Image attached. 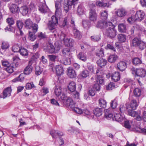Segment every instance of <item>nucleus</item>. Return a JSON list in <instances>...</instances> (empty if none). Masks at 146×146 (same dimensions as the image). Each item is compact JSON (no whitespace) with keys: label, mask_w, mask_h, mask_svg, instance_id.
<instances>
[{"label":"nucleus","mask_w":146,"mask_h":146,"mask_svg":"<svg viewBox=\"0 0 146 146\" xmlns=\"http://www.w3.org/2000/svg\"><path fill=\"white\" fill-rule=\"evenodd\" d=\"M105 25L106 31L104 33L111 39L114 38L116 35V31L115 29V26L111 22H108Z\"/></svg>","instance_id":"obj_1"},{"label":"nucleus","mask_w":146,"mask_h":146,"mask_svg":"<svg viewBox=\"0 0 146 146\" xmlns=\"http://www.w3.org/2000/svg\"><path fill=\"white\" fill-rule=\"evenodd\" d=\"M103 73L101 71L98 70L96 72V80L97 84H95L93 86V89L95 90L99 91L100 88V86L99 84H103L104 82V80L103 78Z\"/></svg>","instance_id":"obj_2"},{"label":"nucleus","mask_w":146,"mask_h":146,"mask_svg":"<svg viewBox=\"0 0 146 146\" xmlns=\"http://www.w3.org/2000/svg\"><path fill=\"white\" fill-rule=\"evenodd\" d=\"M52 21H49L48 24V28L53 33H54V36H56L57 31L55 28L58 24V19L56 16L53 15L52 17Z\"/></svg>","instance_id":"obj_3"},{"label":"nucleus","mask_w":146,"mask_h":146,"mask_svg":"<svg viewBox=\"0 0 146 146\" xmlns=\"http://www.w3.org/2000/svg\"><path fill=\"white\" fill-rule=\"evenodd\" d=\"M128 114L132 117H133L137 120L140 121L143 119L144 121L146 122V111H144L142 113V117L136 111L132 110H128Z\"/></svg>","instance_id":"obj_4"},{"label":"nucleus","mask_w":146,"mask_h":146,"mask_svg":"<svg viewBox=\"0 0 146 146\" xmlns=\"http://www.w3.org/2000/svg\"><path fill=\"white\" fill-rule=\"evenodd\" d=\"M78 0H68L67 2H65L64 4V9L66 13H67L71 8L72 5H75L77 3Z\"/></svg>","instance_id":"obj_5"},{"label":"nucleus","mask_w":146,"mask_h":146,"mask_svg":"<svg viewBox=\"0 0 146 146\" xmlns=\"http://www.w3.org/2000/svg\"><path fill=\"white\" fill-rule=\"evenodd\" d=\"M145 16V13L142 10H139L136 12L135 16L137 21L140 22L144 19Z\"/></svg>","instance_id":"obj_6"},{"label":"nucleus","mask_w":146,"mask_h":146,"mask_svg":"<svg viewBox=\"0 0 146 146\" xmlns=\"http://www.w3.org/2000/svg\"><path fill=\"white\" fill-rule=\"evenodd\" d=\"M138 103L135 100H131L130 102V105L129 107L127 106V105L126 104V108L127 109H128V110H132L134 111V110H135L138 106Z\"/></svg>","instance_id":"obj_7"},{"label":"nucleus","mask_w":146,"mask_h":146,"mask_svg":"<svg viewBox=\"0 0 146 146\" xmlns=\"http://www.w3.org/2000/svg\"><path fill=\"white\" fill-rule=\"evenodd\" d=\"M89 18L90 20L94 22L97 20V15L96 11L94 9H91L89 12Z\"/></svg>","instance_id":"obj_8"},{"label":"nucleus","mask_w":146,"mask_h":146,"mask_svg":"<svg viewBox=\"0 0 146 146\" xmlns=\"http://www.w3.org/2000/svg\"><path fill=\"white\" fill-rule=\"evenodd\" d=\"M115 13L118 17H123L126 15L127 12L125 9L121 8L116 10L115 11Z\"/></svg>","instance_id":"obj_9"},{"label":"nucleus","mask_w":146,"mask_h":146,"mask_svg":"<svg viewBox=\"0 0 146 146\" xmlns=\"http://www.w3.org/2000/svg\"><path fill=\"white\" fill-rule=\"evenodd\" d=\"M56 8L55 14L56 16L61 15L62 14V10L60 3L58 1H56L55 3Z\"/></svg>","instance_id":"obj_10"},{"label":"nucleus","mask_w":146,"mask_h":146,"mask_svg":"<svg viewBox=\"0 0 146 146\" xmlns=\"http://www.w3.org/2000/svg\"><path fill=\"white\" fill-rule=\"evenodd\" d=\"M33 62L31 60L29 61L28 65L25 68L24 73L26 75H29L31 73L32 71L33 67L32 65Z\"/></svg>","instance_id":"obj_11"},{"label":"nucleus","mask_w":146,"mask_h":146,"mask_svg":"<svg viewBox=\"0 0 146 146\" xmlns=\"http://www.w3.org/2000/svg\"><path fill=\"white\" fill-rule=\"evenodd\" d=\"M135 74L138 76L144 77L145 76L146 72L144 69L140 68L137 69Z\"/></svg>","instance_id":"obj_12"},{"label":"nucleus","mask_w":146,"mask_h":146,"mask_svg":"<svg viewBox=\"0 0 146 146\" xmlns=\"http://www.w3.org/2000/svg\"><path fill=\"white\" fill-rule=\"evenodd\" d=\"M127 68V63L124 61H121L117 64V68L120 71H123Z\"/></svg>","instance_id":"obj_13"},{"label":"nucleus","mask_w":146,"mask_h":146,"mask_svg":"<svg viewBox=\"0 0 146 146\" xmlns=\"http://www.w3.org/2000/svg\"><path fill=\"white\" fill-rule=\"evenodd\" d=\"M57 75L60 76L64 73V70L63 67L61 65H56L54 67Z\"/></svg>","instance_id":"obj_14"},{"label":"nucleus","mask_w":146,"mask_h":146,"mask_svg":"<svg viewBox=\"0 0 146 146\" xmlns=\"http://www.w3.org/2000/svg\"><path fill=\"white\" fill-rule=\"evenodd\" d=\"M46 46L44 48L45 51L52 53L55 51V48L53 45L50 43H48Z\"/></svg>","instance_id":"obj_15"},{"label":"nucleus","mask_w":146,"mask_h":146,"mask_svg":"<svg viewBox=\"0 0 146 146\" xmlns=\"http://www.w3.org/2000/svg\"><path fill=\"white\" fill-rule=\"evenodd\" d=\"M39 11L42 13H46L48 8L45 3H40L38 6Z\"/></svg>","instance_id":"obj_16"},{"label":"nucleus","mask_w":146,"mask_h":146,"mask_svg":"<svg viewBox=\"0 0 146 146\" xmlns=\"http://www.w3.org/2000/svg\"><path fill=\"white\" fill-rule=\"evenodd\" d=\"M67 74L71 78H75L76 76L75 71L71 67H69L67 69Z\"/></svg>","instance_id":"obj_17"},{"label":"nucleus","mask_w":146,"mask_h":146,"mask_svg":"<svg viewBox=\"0 0 146 146\" xmlns=\"http://www.w3.org/2000/svg\"><path fill=\"white\" fill-rule=\"evenodd\" d=\"M63 55L64 57H71L72 53L69 48H64L62 50Z\"/></svg>","instance_id":"obj_18"},{"label":"nucleus","mask_w":146,"mask_h":146,"mask_svg":"<svg viewBox=\"0 0 146 146\" xmlns=\"http://www.w3.org/2000/svg\"><path fill=\"white\" fill-rule=\"evenodd\" d=\"M11 91L12 90L11 87H8L6 88L3 92V98H5L8 96H10Z\"/></svg>","instance_id":"obj_19"},{"label":"nucleus","mask_w":146,"mask_h":146,"mask_svg":"<svg viewBox=\"0 0 146 146\" xmlns=\"http://www.w3.org/2000/svg\"><path fill=\"white\" fill-rule=\"evenodd\" d=\"M63 42L65 45L70 47L72 46L74 43V40L72 38H66Z\"/></svg>","instance_id":"obj_20"},{"label":"nucleus","mask_w":146,"mask_h":146,"mask_svg":"<svg viewBox=\"0 0 146 146\" xmlns=\"http://www.w3.org/2000/svg\"><path fill=\"white\" fill-rule=\"evenodd\" d=\"M104 112L105 116L106 118L109 119L112 117L113 114L112 109H106L104 110Z\"/></svg>","instance_id":"obj_21"},{"label":"nucleus","mask_w":146,"mask_h":146,"mask_svg":"<svg viewBox=\"0 0 146 146\" xmlns=\"http://www.w3.org/2000/svg\"><path fill=\"white\" fill-rule=\"evenodd\" d=\"M113 120H115L116 121L119 122H121L122 121H125L124 116L121 115V114H116L113 118Z\"/></svg>","instance_id":"obj_22"},{"label":"nucleus","mask_w":146,"mask_h":146,"mask_svg":"<svg viewBox=\"0 0 146 146\" xmlns=\"http://www.w3.org/2000/svg\"><path fill=\"white\" fill-rule=\"evenodd\" d=\"M73 32L74 36L75 38L77 40L80 39L82 37V36L79 31L76 28H74L73 29Z\"/></svg>","instance_id":"obj_23"},{"label":"nucleus","mask_w":146,"mask_h":146,"mask_svg":"<svg viewBox=\"0 0 146 146\" xmlns=\"http://www.w3.org/2000/svg\"><path fill=\"white\" fill-rule=\"evenodd\" d=\"M63 56L62 57L60 60V62L65 65L69 64H70V57H66Z\"/></svg>","instance_id":"obj_24"},{"label":"nucleus","mask_w":146,"mask_h":146,"mask_svg":"<svg viewBox=\"0 0 146 146\" xmlns=\"http://www.w3.org/2000/svg\"><path fill=\"white\" fill-rule=\"evenodd\" d=\"M107 62V60L103 58H100L97 61V65L101 67L105 66Z\"/></svg>","instance_id":"obj_25"},{"label":"nucleus","mask_w":146,"mask_h":146,"mask_svg":"<svg viewBox=\"0 0 146 146\" xmlns=\"http://www.w3.org/2000/svg\"><path fill=\"white\" fill-rule=\"evenodd\" d=\"M111 79L114 82H117L119 80L120 74L118 72H115L111 75Z\"/></svg>","instance_id":"obj_26"},{"label":"nucleus","mask_w":146,"mask_h":146,"mask_svg":"<svg viewBox=\"0 0 146 146\" xmlns=\"http://www.w3.org/2000/svg\"><path fill=\"white\" fill-rule=\"evenodd\" d=\"M62 92L61 87L60 86H56L54 87V93L56 97Z\"/></svg>","instance_id":"obj_27"},{"label":"nucleus","mask_w":146,"mask_h":146,"mask_svg":"<svg viewBox=\"0 0 146 146\" xmlns=\"http://www.w3.org/2000/svg\"><path fill=\"white\" fill-rule=\"evenodd\" d=\"M68 89L71 92H74L76 89V85L75 82L73 81L70 82L68 86Z\"/></svg>","instance_id":"obj_28"},{"label":"nucleus","mask_w":146,"mask_h":146,"mask_svg":"<svg viewBox=\"0 0 146 146\" xmlns=\"http://www.w3.org/2000/svg\"><path fill=\"white\" fill-rule=\"evenodd\" d=\"M93 113L96 116L99 117L102 115V109L97 108L93 110Z\"/></svg>","instance_id":"obj_29"},{"label":"nucleus","mask_w":146,"mask_h":146,"mask_svg":"<svg viewBox=\"0 0 146 146\" xmlns=\"http://www.w3.org/2000/svg\"><path fill=\"white\" fill-rule=\"evenodd\" d=\"M57 97L59 100L63 102L65 101L67 98L66 95L63 92L60 94Z\"/></svg>","instance_id":"obj_30"},{"label":"nucleus","mask_w":146,"mask_h":146,"mask_svg":"<svg viewBox=\"0 0 146 146\" xmlns=\"http://www.w3.org/2000/svg\"><path fill=\"white\" fill-rule=\"evenodd\" d=\"M117 58V56L115 54L110 55L108 58V61L111 63L114 62Z\"/></svg>","instance_id":"obj_31"},{"label":"nucleus","mask_w":146,"mask_h":146,"mask_svg":"<svg viewBox=\"0 0 146 146\" xmlns=\"http://www.w3.org/2000/svg\"><path fill=\"white\" fill-rule=\"evenodd\" d=\"M10 9L12 13H15L18 11L19 8L17 5L13 4L11 5Z\"/></svg>","instance_id":"obj_32"},{"label":"nucleus","mask_w":146,"mask_h":146,"mask_svg":"<svg viewBox=\"0 0 146 146\" xmlns=\"http://www.w3.org/2000/svg\"><path fill=\"white\" fill-rule=\"evenodd\" d=\"M117 39L120 42H124L126 40V36L125 35L119 34L117 35Z\"/></svg>","instance_id":"obj_33"},{"label":"nucleus","mask_w":146,"mask_h":146,"mask_svg":"<svg viewBox=\"0 0 146 146\" xmlns=\"http://www.w3.org/2000/svg\"><path fill=\"white\" fill-rule=\"evenodd\" d=\"M99 106L102 108H105L106 106V101L103 99L100 98L98 100Z\"/></svg>","instance_id":"obj_34"},{"label":"nucleus","mask_w":146,"mask_h":146,"mask_svg":"<svg viewBox=\"0 0 146 146\" xmlns=\"http://www.w3.org/2000/svg\"><path fill=\"white\" fill-rule=\"evenodd\" d=\"M119 31L121 32H125L126 30L125 25L123 23H121L118 26Z\"/></svg>","instance_id":"obj_35"},{"label":"nucleus","mask_w":146,"mask_h":146,"mask_svg":"<svg viewBox=\"0 0 146 146\" xmlns=\"http://www.w3.org/2000/svg\"><path fill=\"white\" fill-rule=\"evenodd\" d=\"M108 22L104 21H99L98 22L97 24L96 25V27L98 28H100V29H105V25H106V23Z\"/></svg>","instance_id":"obj_36"},{"label":"nucleus","mask_w":146,"mask_h":146,"mask_svg":"<svg viewBox=\"0 0 146 146\" xmlns=\"http://www.w3.org/2000/svg\"><path fill=\"white\" fill-rule=\"evenodd\" d=\"M104 53L103 49L101 48L97 49L95 52L96 56L99 57H102L104 55Z\"/></svg>","instance_id":"obj_37"},{"label":"nucleus","mask_w":146,"mask_h":146,"mask_svg":"<svg viewBox=\"0 0 146 146\" xmlns=\"http://www.w3.org/2000/svg\"><path fill=\"white\" fill-rule=\"evenodd\" d=\"M21 13L23 15H25L30 11L28 8L26 6H23L21 8Z\"/></svg>","instance_id":"obj_38"},{"label":"nucleus","mask_w":146,"mask_h":146,"mask_svg":"<svg viewBox=\"0 0 146 146\" xmlns=\"http://www.w3.org/2000/svg\"><path fill=\"white\" fill-rule=\"evenodd\" d=\"M25 23V27L26 28L31 29V27L33 25L32 21L29 19H28L26 20Z\"/></svg>","instance_id":"obj_39"},{"label":"nucleus","mask_w":146,"mask_h":146,"mask_svg":"<svg viewBox=\"0 0 146 146\" xmlns=\"http://www.w3.org/2000/svg\"><path fill=\"white\" fill-rule=\"evenodd\" d=\"M66 100L67 105L70 106L71 108H72L74 106L75 103L71 98H67Z\"/></svg>","instance_id":"obj_40"},{"label":"nucleus","mask_w":146,"mask_h":146,"mask_svg":"<svg viewBox=\"0 0 146 146\" xmlns=\"http://www.w3.org/2000/svg\"><path fill=\"white\" fill-rule=\"evenodd\" d=\"M20 54L25 56H27L28 54V50L24 48H21L19 51Z\"/></svg>","instance_id":"obj_41"},{"label":"nucleus","mask_w":146,"mask_h":146,"mask_svg":"<svg viewBox=\"0 0 146 146\" xmlns=\"http://www.w3.org/2000/svg\"><path fill=\"white\" fill-rule=\"evenodd\" d=\"M101 37L100 35L92 36L91 37V40L94 42L99 41L101 39Z\"/></svg>","instance_id":"obj_42"},{"label":"nucleus","mask_w":146,"mask_h":146,"mask_svg":"<svg viewBox=\"0 0 146 146\" xmlns=\"http://www.w3.org/2000/svg\"><path fill=\"white\" fill-rule=\"evenodd\" d=\"M77 11V13L79 15H81L84 13V8L82 5L80 4L78 5Z\"/></svg>","instance_id":"obj_43"},{"label":"nucleus","mask_w":146,"mask_h":146,"mask_svg":"<svg viewBox=\"0 0 146 146\" xmlns=\"http://www.w3.org/2000/svg\"><path fill=\"white\" fill-rule=\"evenodd\" d=\"M78 57L79 59L83 61H86L87 59L84 53L82 52H80L78 56Z\"/></svg>","instance_id":"obj_44"},{"label":"nucleus","mask_w":146,"mask_h":146,"mask_svg":"<svg viewBox=\"0 0 146 146\" xmlns=\"http://www.w3.org/2000/svg\"><path fill=\"white\" fill-rule=\"evenodd\" d=\"M21 47L18 44H15L12 47V51L14 52H19Z\"/></svg>","instance_id":"obj_45"},{"label":"nucleus","mask_w":146,"mask_h":146,"mask_svg":"<svg viewBox=\"0 0 146 146\" xmlns=\"http://www.w3.org/2000/svg\"><path fill=\"white\" fill-rule=\"evenodd\" d=\"M140 41L138 38H135L131 41V44L133 46H137Z\"/></svg>","instance_id":"obj_46"},{"label":"nucleus","mask_w":146,"mask_h":146,"mask_svg":"<svg viewBox=\"0 0 146 146\" xmlns=\"http://www.w3.org/2000/svg\"><path fill=\"white\" fill-rule=\"evenodd\" d=\"M89 75V72L87 70L82 71L80 74L81 76L83 78H86Z\"/></svg>","instance_id":"obj_47"},{"label":"nucleus","mask_w":146,"mask_h":146,"mask_svg":"<svg viewBox=\"0 0 146 146\" xmlns=\"http://www.w3.org/2000/svg\"><path fill=\"white\" fill-rule=\"evenodd\" d=\"M96 5L100 7H108V4L106 3H104L103 2L100 1H97L96 3Z\"/></svg>","instance_id":"obj_48"},{"label":"nucleus","mask_w":146,"mask_h":146,"mask_svg":"<svg viewBox=\"0 0 146 146\" xmlns=\"http://www.w3.org/2000/svg\"><path fill=\"white\" fill-rule=\"evenodd\" d=\"M133 64L135 65H137L141 63V60L138 58H135L132 61Z\"/></svg>","instance_id":"obj_49"},{"label":"nucleus","mask_w":146,"mask_h":146,"mask_svg":"<svg viewBox=\"0 0 146 146\" xmlns=\"http://www.w3.org/2000/svg\"><path fill=\"white\" fill-rule=\"evenodd\" d=\"M141 92V90L138 88H135L133 91L134 95L137 97H139L140 96Z\"/></svg>","instance_id":"obj_50"},{"label":"nucleus","mask_w":146,"mask_h":146,"mask_svg":"<svg viewBox=\"0 0 146 146\" xmlns=\"http://www.w3.org/2000/svg\"><path fill=\"white\" fill-rule=\"evenodd\" d=\"M29 38L31 41H34L36 38V36L35 33L32 32H29Z\"/></svg>","instance_id":"obj_51"},{"label":"nucleus","mask_w":146,"mask_h":146,"mask_svg":"<svg viewBox=\"0 0 146 146\" xmlns=\"http://www.w3.org/2000/svg\"><path fill=\"white\" fill-rule=\"evenodd\" d=\"M83 113H84L85 115H88V118H89L90 119L94 118V116L93 115H91L90 111L88 110H84L83 111Z\"/></svg>","instance_id":"obj_52"},{"label":"nucleus","mask_w":146,"mask_h":146,"mask_svg":"<svg viewBox=\"0 0 146 146\" xmlns=\"http://www.w3.org/2000/svg\"><path fill=\"white\" fill-rule=\"evenodd\" d=\"M9 45L6 42L3 41L2 42L1 45V48L2 50H5L9 48Z\"/></svg>","instance_id":"obj_53"},{"label":"nucleus","mask_w":146,"mask_h":146,"mask_svg":"<svg viewBox=\"0 0 146 146\" xmlns=\"http://www.w3.org/2000/svg\"><path fill=\"white\" fill-rule=\"evenodd\" d=\"M127 21L128 23L130 24H132L134 23L135 21H137L136 20L135 15L131 16L127 19Z\"/></svg>","instance_id":"obj_54"},{"label":"nucleus","mask_w":146,"mask_h":146,"mask_svg":"<svg viewBox=\"0 0 146 146\" xmlns=\"http://www.w3.org/2000/svg\"><path fill=\"white\" fill-rule=\"evenodd\" d=\"M117 104V100L116 99H114L111 101L110 104V106L113 109H115L116 108Z\"/></svg>","instance_id":"obj_55"},{"label":"nucleus","mask_w":146,"mask_h":146,"mask_svg":"<svg viewBox=\"0 0 146 146\" xmlns=\"http://www.w3.org/2000/svg\"><path fill=\"white\" fill-rule=\"evenodd\" d=\"M72 108L74 111L77 113L81 114L83 113V111L81 109L78 108L74 107V106Z\"/></svg>","instance_id":"obj_56"},{"label":"nucleus","mask_w":146,"mask_h":146,"mask_svg":"<svg viewBox=\"0 0 146 146\" xmlns=\"http://www.w3.org/2000/svg\"><path fill=\"white\" fill-rule=\"evenodd\" d=\"M43 71V70L39 66H36L35 68V74L37 75H40Z\"/></svg>","instance_id":"obj_57"},{"label":"nucleus","mask_w":146,"mask_h":146,"mask_svg":"<svg viewBox=\"0 0 146 146\" xmlns=\"http://www.w3.org/2000/svg\"><path fill=\"white\" fill-rule=\"evenodd\" d=\"M31 28L32 29L34 33H36L38 29V25L35 23L33 24L32 26L31 27Z\"/></svg>","instance_id":"obj_58"},{"label":"nucleus","mask_w":146,"mask_h":146,"mask_svg":"<svg viewBox=\"0 0 146 146\" xmlns=\"http://www.w3.org/2000/svg\"><path fill=\"white\" fill-rule=\"evenodd\" d=\"M35 87V86L33 82L27 83L25 86L26 88L28 90L31 89L32 88H34Z\"/></svg>","instance_id":"obj_59"},{"label":"nucleus","mask_w":146,"mask_h":146,"mask_svg":"<svg viewBox=\"0 0 146 146\" xmlns=\"http://www.w3.org/2000/svg\"><path fill=\"white\" fill-rule=\"evenodd\" d=\"M146 46V44L143 41H140L137 46L141 50L143 49Z\"/></svg>","instance_id":"obj_60"},{"label":"nucleus","mask_w":146,"mask_h":146,"mask_svg":"<svg viewBox=\"0 0 146 146\" xmlns=\"http://www.w3.org/2000/svg\"><path fill=\"white\" fill-rule=\"evenodd\" d=\"M13 65H9L7 67H6L5 69L7 72L8 73H11L13 71Z\"/></svg>","instance_id":"obj_61"},{"label":"nucleus","mask_w":146,"mask_h":146,"mask_svg":"<svg viewBox=\"0 0 146 146\" xmlns=\"http://www.w3.org/2000/svg\"><path fill=\"white\" fill-rule=\"evenodd\" d=\"M115 87V84L114 83H110L106 87V89L107 90H111Z\"/></svg>","instance_id":"obj_62"},{"label":"nucleus","mask_w":146,"mask_h":146,"mask_svg":"<svg viewBox=\"0 0 146 146\" xmlns=\"http://www.w3.org/2000/svg\"><path fill=\"white\" fill-rule=\"evenodd\" d=\"M7 22L9 24V25H12L14 23V21L13 18H7L6 20Z\"/></svg>","instance_id":"obj_63"},{"label":"nucleus","mask_w":146,"mask_h":146,"mask_svg":"<svg viewBox=\"0 0 146 146\" xmlns=\"http://www.w3.org/2000/svg\"><path fill=\"white\" fill-rule=\"evenodd\" d=\"M102 18L106 19L107 18L108 13L105 10L103 11L101 13Z\"/></svg>","instance_id":"obj_64"}]
</instances>
